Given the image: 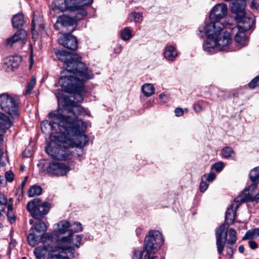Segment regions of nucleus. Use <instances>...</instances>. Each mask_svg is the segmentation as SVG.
I'll use <instances>...</instances> for the list:
<instances>
[{"instance_id": "obj_1", "label": "nucleus", "mask_w": 259, "mask_h": 259, "mask_svg": "<svg viewBox=\"0 0 259 259\" xmlns=\"http://www.w3.org/2000/svg\"><path fill=\"white\" fill-rule=\"evenodd\" d=\"M50 120L42 121L43 126L51 131V142L45 149L46 152L53 158L66 160L70 158L71 152L69 147L82 149L88 143L89 138L84 134L87 125L76 114H49Z\"/></svg>"}, {"instance_id": "obj_2", "label": "nucleus", "mask_w": 259, "mask_h": 259, "mask_svg": "<svg viewBox=\"0 0 259 259\" xmlns=\"http://www.w3.org/2000/svg\"><path fill=\"white\" fill-rule=\"evenodd\" d=\"M58 58L64 62L65 70L61 73L59 83L77 102L83 100L86 90L85 81L93 77V73L76 54H70L65 50H55Z\"/></svg>"}, {"instance_id": "obj_3", "label": "nucleus", "mask_w": 259, "mask_h": 259, "mask_svg": "<svg viewBox=\"0 0 259 259\" xmlns=\"http://www.w3.org/2000/svg\"><path fill=\"white\" fill-rule=\"evenodd\" d=\"M93 0H64L59 7L62 11H68L73 13V16H69L62 15L58 18V22L63 27H73L70 31L72 32L79 21L87 15V11L84 9L85 6H89L93 3Z\"/></svg>"}, {"instance_id": "obj_4", "label": "nucleus", "mask_w": 259, "mask_h": 259, "mask_svg": "<svg viewBox=\"0 0 259 259\" xmlns=\"http://www.w3.org/2000/svg\"><path fill=\"white\" fill-rule=\"evenodd\" d=\"M238 204L234 207V204L230 205L226 212L225 222L218 227L215 232L216 245L219 254H222L227 239L228 229L229 226L234 222L237 208L242 203L234 200Z\"/></svg>"}, {"instance_id": "obj_5", "label": "nucleus", "mask_w": 259, "mask_h": 259, "mask_svg": "<svg viewBox=\"0 0 259 259\" xmlns=\"http://www.w3.org/2000/svg\"><path fill=\"white\" fill-rule=\"evenodd\" d=\"M47 230V226L44 222L39 221L31 227L30 233L27 237L29 244L34 246L39 242L46 243L47 240L52 242L53 237L48 234H45Z\"/></svg>"}, {"instance_id": "obj_6", "label": "nucleus", "mask_w": 259, "mask_h": 259, "mask_svg": "<svg viewBox=\"0 0 259 259\" xmlns=\"http://www.w3.org/2000/svg\"><path fill=\"white\" fill-rule=\"evenodd\" d=\"M227 13L228 7L226 4L222 3L214 6L209 14L210 23L206 24V26L208 27L207 32H211L210 29L222 31L225 25L220 21L227 16ZM225 27H227V25Z\"/></svg>"}, {"instance_id": "obj_7", "label": "nucleus", "mask_w": 259, "mask_h": 259, "mask_svg": "<svg viewBox=\"0 0 259 259\" xmlns=\"http://www.w3.org/2000/svg\"><path fill=\"white\" fill-rule=\"evenodd\" d=\"M210 29L211 32L208 33L207 32L208 27L206 26V24L201 25L199 27V35L201 38L207 36V39L203 44V49L207 52L214 53L218 51L217 38L222 31L213 30V29Z\"/></svg>"}, {"instance_id": "obj_8", "label": "nucleus", "mask_w": 259, "mask_h": 259, "mask_svg": "<svg viewBox=\"0 0 259 259\" xmlns=\"http://www.w3.org/2000/svg\"><path fill=\"white\" fill-rule=\"evenodd\" d=\"M163 243L161 234L158 231L152 230L149 231L148 235L146 236L144 242V251L150 256L151 253H156L160 248ZM153 256H152L153 257Z\"/></svg>"}, {"instance_id": "obj_9", "label": "nucleus", "mask_w": 259, "mask_h": 259, "mask_svg": "<svg viewBox=\"0 0 259 259\" xmlns=\"http://www.w3.org/2000/svg\"><path fill=\"white\" fill-rule=\"evenodd\" d=\"M73 232L70 231L67 236L62 237L60 240H58V245L65 252L69 253L70 256L74 257V249L71 245L77 248H79L81 244L82 236L81 235L73 236Z\"/></svg>"}, {"instance_id": "obj_10", "label": "nucleus", "mask_w": 259, "mask_h": 259, "mask_svg": "<svg viewBox=\"0 0 259 259\" xmlns=\"http://www.w3.org/2000/svg\"><path fill=\"white\" fill-rule=\"evenodd\" d=\"M50 207L49 203H41L39 198H35L27 204V209L34 219H41L48 213Z\"/></svg>"}, {"instance_id": "obj_11", "label": "nucleus", "mask_w": 259, "mask_h": 259, "mask_svg": "<svg viewBox=\"0 0 259 259\" xmlns=\"http://www.w3.org/2000/svg\"><path fill=\"white\" fill-rule=\"evenodd\" d=\"M0 109L6 113H18L21 111L19 99L7 93L0 94Z\"/></svg>"}, {"instance_id": "obj_12", "label": "nucleus", "mask_w": 259, "mask_h": 259, "mask_svg": "<svg viewBox=\"0 0 259 259\" xmlns=\"http://www.w3.org/2000/svg\"><path fill=\"white\" fill-rule=\"evenodd\" d=\"M57 252L58 247H53V240L51 242L47 240L42 245L35 248L34 254L36 259H53Z\"/></svg>"}, {"instance_id": "obj_13", "label": "nucleus", "mask_w": 259, "mask_h": 259, "mask_svg": "<svg viewBox=\"0 0 259 259\" xmlns=\"http://www.w3.org/2000/svg\"><path fill=\"white\" fill-rule=\"evenodd\" d=\"M63 92L59 91L56 94L58 104H62L65 108H68L71 113H88V111L80 105L75 104L69 100L67 97L63 96Z\"/></svg>"}, {"instance_id": "obj_14", "label": "nucleus", "mask_w": 259, "mask_h": 259, "mask_svg": "<svg viewBox=\"0 0 259 259\" xmlns=\"http://www.w3.org/2000/svg\"><path fill=\"white\" fill-rule=\"evenodd\" d=\"M70 168L62 162H50L46 168L47 173L53 176H63L67 174Z\"/></svg>"}, {"instance_id": "obj_15", "label": "nucleus", "mask_w": 259, "mask_h": 259, "mask_svg": "<svg viewBox=\"0 0 259 259\" xmlns=\"http://www.w3.org/2000/svg\"><path fill=\"white\" fill-rule=\"evenodd\" d=\"M236 19L238 24L232 28V33L235 32L237 29H240L245 31L249 30L251 28L255 22L254 16H246L245 13L244 15L238 17Z\"/></svg>"}, {"instance_id": "obj_16", "label": "nucleus", "mask_w": 259, "mask_h": 259, "mask_svg": "<svg viewBox=\"0 0 259 259\" xmlns=\"http://www.w3.org/2000/svg\"><path fill=\"white\" fill-rule=\"evenodd\" d=\"M70 33L64 34L59 39L58 41L63 47L69 50H75L77 48L78 41L76 37Z\"/></svg>"}, {"instance_id": "obj_17", "label": "nucleus", "mask_w": 259, "mask_h": 259, "mask_svg": "<svg viewBox=\"0 0 259 259\" xmlns=\"http://www.w3.org/2000/svg\"><path fill=\"white\" fill-rule=\"evenodd\" d=\"M221 33L217 38L218 51L228 52L229 51V46L232 42L230 32L225 31L222 34Z\"/></svg>"}, {"instance_id": "obj_18", "label": "nucleus", "mask_w": 259, "mask_h": 259, "mask_svg": "<svg viewBox=\"0 0 259 259\" xmlns=\"http://www.w3.org/2000/svg\"><path fill=\"white\" fill-rule=\"evenodd\" d=\"M27 37V32L24 29L17 30L12 36L8 38L6 40V45L12 47L13 44L17 42L24 41Z\"/></svg>"}, {"instance_id": "obj_19", "label": "nucleus", "mask_w": 259, "mask_h": 259, "mask_svg": "<svg viewBox=\"0 0 259 259\" xmlns=\"http://www.w3.org/2000/svg\"><path fill=\"white\" fill-rule=\"evenodd\" d=\"M21 61V57L19 56H10L5 60L4 67L9 70H13L19 66Z\"/></svg>"}, {"instance_id": "obj_20", "label": "nucleus", "mask_w": 259, "mask_h": 259, "mask_svg": "<svg viewBox=\"0 0 259 259\" xmlns=\"http://www.w3.org/2000/svg\"><path fill=\"white\" fill-rule=\"evenodd\" d=\"M163 56L168 61H174L178 56L176 48L172 45L166 46L164 49Z\"/></svg>"}, {"instance_id": "obj_21", "label": "nucleus", "mask_w": 259, "mask_h": 259, "mask_svg": "<svg viewBox=\"0 0 259 259\" xmlns=\"http://www.w3.org/2000/svg\"><path fill=\"white\" fill-rule=\"evenodd\" d=\"M259 199V192L254 193H249L246 194V191H243L242 193L235 198V201L243 203L246 201H254Z\"/></svg>"}, {"instance_id": "obj_22", "label": "nucleus", "mask_w": 259, "mask_h": 259, "mask_svg": "<svg viewBox=\"0 0 259 259\" xmlns=\"http://www.w3.org/2000/svg\"><path fill=\"white\" fill-rule=\"evenodd\" d=\"M237 33L235 35V40L241 47H244L247 44V37L245 33V30L240 29H236Z\"/></svg>"}, {"instance_id": "obj_23", "label": "nucleus", "mask_w": 259, "mask_h": 259, "mask_svg": "<svg viewBox=\"0 0 259 259\" xmlns=\"http://www.w3.org/2000/svg\"><path fill=\"white\" fill-rule=\"evenodd\" d=\"M12 21L13 26L17 28L22 27L25 23L24 16L21 13H18L14 15Z\"/></svg>"}, {"instance_id": "obj_24", "label": "nucleus", "mask_w": 259, "mask_h": 259, "mask_svg": "<svg viewBox=\"0 0 259 259\" xmlns=\"http://www.w3.org/2000/svg\"><path fill=\"white\" fill-rule=\"evenodd\" d=\"M142 90L145 96L150 97L154 94L155 88L152 84L146 83L142 85Z\"/></svg>"}, {"instance_id": "obj_25", "label": "nucleus", "mask_w": 259, "mask_h": 259, "mask_svg": "<svg viewBox=\"0 0 259 259\" xmlns=\"http://www.w3.org/2000/svg\"><path fill=\"white\" fill-rule=\"evenodd\" d=\"M222 155L225 158H231L232 159H234L236 156L233 149L231 147L228 146L222 149Z\"/></svg>"}, {"instance_id": "obj_26", "label": "nucleus", "mask_w": 259, "mask_h": 259, "mask_svg": "<svg viewBox=\"0 0 259 259\" xmlns=\"http://www.w3.org/2000/svg\"><path fill=\"white\" fill-rule=\"evenodd\" d=\"M42 188L39 186L33 185L28 190L27 195L29 197H33L41 194Z\"/></svg>"}, {"instance_id": "obj_27", "label": "nucleus", "mask_w": 259, "mask_h": 259, "mask_svg": "<svg viewBox=\"0 0 259 259\" xmlns=\"http://www.w3.org/2000/svg\"><path fill=\"white\" fill-rule=\"evenodd\" d=\"M229 239H226V242L229 245L234 244L237 239V233L235 229L233 228H230L228 230Z\"/></svg>"}, {"instance_id": "obj_28", "label": "nucleus", "mask_w": 259, "mask_h": 259, "mask_svg": "<svg viewBox=\"0 0 259 259\" xmlns=\"http://www.w3.org/2000/svg\"><path fill=\"white\" fill-rule=\"evenodd\" d=\"M58 233L63 234L67 231V229L70 227V223L66 221H62L58 224Z\"/></svg>"}, {"instance_id": "obj_29", "label": "nucleus", "mask_w": 259, "mask_h": 259, "mask_svg": "<svg viewBox=\"0 0 259 259\" xmlns=\"http://www.w3.org/2000/svg\"><path fill=\"white\" fill-rule=\"evenodd\" d=\"M120 37L124 41L130 40L132 37V31L128 27H125L120 32Z\"/></svg>"}, {"instance_id": "obj_30", "label": "nucleus", "mask_w": 259, "mask_h": 259, "mask_svg": "<svg viewBox=\"0 0 259 259\" xmlns=\"http://www.w3.org/2000/svg\"><path fill=\"white\" fill-rule=\"evenodd\" d=\"M257 236H259V228H255L248 231L243 237L242 239L244 240Z\"/></svg>"}, {"instance_id": "obj_31", "label": "nucleus", "mask_w": 259, "mask_h": 259, "mask_svg": "<svg viewBox=\"0 0 259 259\" xmlns=\"http://www.w3.org/2000/svg\"><path fill=\"white\" fill-rule=\"evenodd\" d=\"M249 178L252 183L259 182V166L256 167L251 170Z\"/></svg>"}, {"instance_id": "obj_32", "label": "nucleus", "mask_w": 259, "mask_h": 259, "mask_svg": "<svg viewBox=\"0 0 259 259\" xmlns=\"http://www.w3.org/2000/svg\"><path fill=\"white\" fill-rule=\"evenodd\" d=\"M58 252H57L54 257L53 259H69L67 255H66L68 252H65L61 248L58 246Z\"/></svg>"}, {"instance_id": "obj_33", "label": "nucleus", "mask_w": 259, "mask_h": 259, "mask_svg": "<svg viewBox=\"0 0 259 259\" xmlns=\"http://www.w3.org/2000/svg\"><path fill=\"white\" fill-rule=\"evenodd\" d=\"M142 14L140 13L132 12L128 15V19L131 21L133 20L136 23L139 22V20L142 18Z\"/></svg>"}, {"instance_id": "obj_34", "label": "nucleus", "mask_w": 259, "mask_h": 259, "mask_svg": "<svg viewBox=\"0 0 259 259\" xmlns=\"http://www.w3.org/2000/svg\"><path fill=\"white\" fill-rule=\"evenodd\" d=\"M259 86V75L252 79L248 83V87L250 89H254Z\"/></svg>"}, {"instance_id": "obj_35", "label": "nucleus", "mask_w": 259, "mask_h": 259, "mask_svg": "<svg viewBox=\"0 0 259 259\" xmlns=\"http://www.w3.org/2000/svg\"><path fill=\"white\" fill-rule=\"evenodd\" d=\"M216 177V175L213 172H210L207 175L205 174L202 176V180H206L208 182H212Z\"/></svg>"}, {"instance_id": "obj_36", "label": "nucleus", "mask_w": 259, "mask_h": 259, "mask_svg": "<svg viewBox=\"0 0 259 259\" xmlns=\"http://www.w3.org/2000/svg\"><path fill=\"white\" fill-rule=\"evenodd\" d=\"M224 164L223 162H218L213 164L212 168L214 169L217 172H220L223 168Z\"/></svg>"}, {"instance_id": "obj_37", "label": "nucleus", "mask_w": 259, "mask_h": 259, "mask_svg": "<svg viewBox=\"0 0 259 259\" xmlns=\"http://www.w3.org/2000/svg\"><path fill=\"white\" fill-rule=\"evenodd\" d=\"M258 183L254 182L252 184L250 185L248 188H245L244 191H246V194L249 193H254V190L257 188V184Z\"/></svg>"}, {"instance_id": "obj_38", "label": "nucleus", "mask_w": 259, "mask_h": 259, "mask_svg": "<svg viewBox=\"0 0 259 259\" xmlns=\"http://www.w3.org/2000/svg\"><path fill=\"white\" fill-rule=\"evenodd\" d=\"M14 174L11 170L6 171L5 173L6 179L9 182H13V181L14 180Z\"/></svg>"}, {"instance_id": "obj_39", "label": "nucleus", "mask_w": 259, "mask_h": 259, "mask_svg": "<svg viewBox=\"0 0 259 259\" xmlns=\"http://www.w3.org/2000/svg\"><path fill=\"white\" fill-rule=\"evenodd\" d=\"M35 84V79L34 78L32 79L29 83H28L26 90V94H29L33 88L34 84Z\"/></svg>"}, {"instance_id": "obj_40", "label": "nucleus", "mask_w": 259, "mask_h": 259, "mask_svg": "<svg viewBox=\"0 0 259 259\" xmlns=\"http://www.w3.org/2000/svg\"><path fill=\"white\" fill-rule=\"evenodd\" d=\"M208 184L204 182V180H202L200 184V190L201 192H205L208 187Z\"/></svg>"}, {"instance_id": "obj_41", "label": "nucleus", "mask_w": 259, "mask_h": 259, "mask_svg": "<svg viewBox=\"0 0 259 259\" xmlns=\"http://www.w3.org/2000/svg\"><path fill=\"white\" fill-rule=\"evenodd\" d=\"M74 225L75 226V228L71 229L69 232L71 231V232L74 233V232H80V231H82V227H81V224L80 223L75 222V223H74Z\"/></svg>"}, {"instance_id": "obj_42", "label": "nucleus", "mask_w": 259, "mask_h": 259, "mask_svg": "<svg viewBox=\"0 0 259 259\" xmlns=\"http://www.w3.org/2000/svg\"><path fill=\"white\" fill-rule=\"evenodd\" d=\"M143 252L139 250H135L132 259H142Z\"/></svg>"}, {"instance_id": "obj_43", "label": "nucleus", "mask_w": 259, "mask_h": 259, "mask_svg": "<svg viewBox=\"0 0 259 259\" xmlns=\"http://www.w3.org/2000/svg\"><path fill=\"white\" fill-rule=\"evenodd\" d=\"M7 204V198L4 194L0 193V205H6Z\"/></svg>"}, {"instance_id": "obj_44", "label": "nucleus", "mask_w": 259, "mask_h": 259, "mask_svg": "<svg viewBox=\"0 0 259 259\" xmlns=\"http://www.w3.org/2000/svg\"><path fill=\"white\" fill-rule=\"evenodd\" d=\"M7 217L9 222L11 223H12L15 222L16 220V217L15 214L13 213V211L8 212H7Z\"/></svg>"}, {"instance_id": "obj_45", "label": "nucleus", "mask_w": 259, "mask_h": 259, "mask_svg": "<svg viewBox=\"0 0 259 259\" xmlns=\"http://www.w3.org/2000/svg\"><path fill=\"white\" fill-rule=\"evenodd\" d=\"M159 97L160 102L162 103H166L168 101V97L163 93L160 94Z\"/></svg>"}, {"instance_id": "obj_46", "label": "nucleus", "mask_w": 259, "mask_h": 259, "mask_svg": "<svg viewBox=\"0 0 259 259\" xmlns=\"http://www.w3.org/2000/svg\"><path fill=\"white\" fill-rule=\"evenodd\" d=\"M249 246L252 249H255L258 247L257 244L253 240H250L248 242Z\"/></svg>"}, {"instance_id": "obj_47", "label": "nucleus", "mask_w": 259, "mask_h": 259, "mask_svg": "<svg viewBox=\"0 0 259 259\" xmlns=\"http://www.w3.org/2000/svg\"><path fill=\"white\" fill-rule=\"evenodd\" d=\"M226 251H227V255L229 257L231 258L233 256V250L231 247L227 246L226 247Z\"/></svg>"}, {"instance_id": "obj_48", "label": "nucleus", "mask_w": 259, "mask_h": 259, "mask_svg": "<svg viewBox=\"0 0 259 259\" xmlns=\"http://www.w3.org/2000/svg\"><path fill=\"white\" fill-rule=\"evenodd\" d=\"M193 108L196 112H200L202 111V107L198 104H194L193 105Z\"/></svg>"}, {"instance_id": "obj_49", "label": "nucleus", "mask_w": 259, "mask_h": 259, "mask_svg": "<svg viewBox=\"0 0 259 259\" xmlns=\"http://www.w3.org/2000/svg\"><path fill=\"white\" fill-rule=\"evenodd\" d=\"M122 51V46L120 45H118L115 49L114 52L116 54H119Z\"/></svg>"}, {"instance_id": "obj_50", "label": "nucleus", "mask_w": 259, "mask_h": 259, "mask_svg": "<svg viewBox=\"0 0 259 259\" xmlns=\"http://www.w3.org/2000/svg\"><path fill=\"white\" fill-rule=\"evenodd\" d=\"M183 108L181 107H177L175 110V113H183Z\"/></svg>"}, {"instance_id": "obj_51", "label": "nucleus", "mask_w": 259, "mask_h": 259, "mask_svg": "<svg viewBox=\"0 0 259 259\" xmlns=\"http://www.w3.org/2000/svg\"><path fill=\"white\" fill-rule=\"evenodd\" d=\"M8 204V212L13 211V204Z\"/></svg>"}, {"instance_id": "obj_52", "label": "nucleus", "mask_w": 259, "mask_h": 259, "mask_svg": "<svg viewBox=\"0 0 259 259\" xmlns=\"http://www.w3.org/2000/svg\"><path fill=\"white\" fill-rule=\"evenodd\" d=\"M144 259H158V257L153 256L151 258H150L149 255H148L147 254H145Z\"/></svg>"}, {"instance_id": "obj_53", "label": "nucleus", "mask_w": 259, "mask_h": 259, "mask_svg": "<svg viewBox=\"0 0 259 259\" xmlns=\"http://www.w3.org/2000/svg\"><path fill=\"white\" fill-rule=\"evenodd\" d=\"M238 250L240 253H243L244 251V247L243 245L239 246V247L238 248Z\"/></svg>"}, {"instance_id": "obj_54", "label": "nucleus", "mask_w": 259, "mask_h": 259, "mask_svg": "<svg viewBox=\"0 0 259 259\" xmlns=\"http://www.w3.org/2000/svg\"><path fill=\"white\" fill-rule=\"evenodd\" d=\"M59 24H60V23L58 22V19H57L56 22L54 24V27L56 30H59Z\"/></svg>"}, {"instance_id": "obj_55", "label": "nucleus", "mask_w": 259, "mask_h": 259, "mask_svg": "<svg viewBox=\"0 0 259 259\" xmlns=\"http://www.w3.org/2000/svg\"><path fill=\"white\" fill-rule=\"evenodd\" d=\"M27 177H25L24 181L22 182V183L21 184L22 188H23V187L25 186V185L26 184V181L27 180Z\"/></svg>"}, {"instance_id": "obj_56", "label": "nucleus", "mask_w": 259, "mask_h": 259, "mask_svg": "<svg viewBox=\"0 0 259 259\" xmlns=\"http://www.w3.org/2000/svg\"><path fill=\"white\" fill-rule=\"evenodd\" d=\"M9 202H8V204H13V199L12 198H10L9 199Z\"/></svg>"}, {"instance_id": "obj_57", "label": "nucleus", "mask_w": 259, "mask_h": 259, "mask_svg": "<svg viewBox=\"0 0 259 259\" xmlns=\"http://www.w3.org/2000/svg\"><path fill=\"white\" fill-rule=\"evenodd\" d=\"M183 113H185V112H186H186H189V110H188V109L187 108H186L183 109Z\"/></svg>"}, {"instance_id": "obj_58", "label": "nucleus", "mask_w": 259, "mask_h": 259, "mask_svg": "<svg viewBox=\"0 0 259 259\" xmlns=\"http://www.w3.org/2000/svg\"><path fill=\"white\" fill-rule=\"evenodd\" d=\"M23 155L25 157H29V155L26 154V150L23 152Z\"/></svg>"}, {"instance_id": "obj_59", "label": "nucleus", "mask_w": 259, "mask_h": 259, "mask_svg": "<svg viewBox=\"0 0 259 259\" xmlns=\"http://www.w3.org/2000/svg\"><path fill=\"white\" fill-rule=\"evenodd\" d=\"M33 223V220L31 219V220H29V223L30 224H32Z\"/></svg>"}, {"instance_id": "obj_60", "label": "nucleus", "mask_w": 259, "mask_h": 259, "mask_svg": "<svg viewBox=\"0 0 259 259\" xmlns=\"http://www.w3.org/2000/svg\"><path fill=\"white\" fill-rule=\"evenodd\" d=\"M23 168H24V166H21V170H23Z\"/></svg>"}, {"instance_id": "obj_61", "label": "nucleus", "mask_w": 259, "mask_h": 259, "mask_svg": "<svg viewBox=\"0 0 259 259\" xmlns=\"http://www.w3.org/2000/svg\"><path fill=\"white\" fill-rule=\"evenodd\" d=\"M181 114H176V116L177 117H179L181 115Z\"/></svg>"}, {"instance_id": "obj_62", "label": "nucleus", "mask_w": 259, "mask_h": 259, "mask_svg": "<svg viewBox=\"0 0 259 259\" xmlns=\"http://www.w3.org/2000/svg\"><path fill=\"white\" fill-rule=\"evenodd\" d=\"M22 259H26V258L25 257H22Z\"/></svg>"}, {"instance_id": "obj_63", "label": "nucleus", "mask_w": 259, "mask_h": 259, "mask_svg": "<svg viewBox=\"0 0 259 259\" xmlns=\"http://www.w3.org/2000/svg\"><path fill=\"white\" fill-rule=\"evenodd\" d=\"M0 113H2V112H0Z\"/></svg>"}]
</instances>
